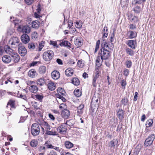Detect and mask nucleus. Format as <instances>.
Returning <instances> with one entry per match:
<instances>
[{
    "label": "nucleus",
    "mask_w": 155,
    "mask_h": 155,
    "mask_svg": "<svg viewBox=\"0 0 155 155\" xmlns=\"http://www.w3.org/2000/svg\"><path fill=\"white\" fill-rule=\"evenodd\" d=\"M110 146L111 147H114L116 144L118 143V141L117 139H114L110 142Z\"/></svg>",
    "instance_id": "nucleus-42"
},
{
    "label": "nucleus",
    "mask_w": 155,
    "mask_h": 155,
    "mask_svg": "<svg viewBox=\"0 0 155 155\" xmlns=\"http://www.w3.org/2000/svg\"><path fill=\"white\" fill-rule=\"evenodd\" d=\"M50 43L51 45H53L54 46L58 48V46L57 45V42L56 41H50Z\"/></svg>",
    "instance_id": "nucleus-57"
},
{
    "label": "nucleus",
    "mask_w": 155,
    "mask_h": 155,
    "mask_svg": "<svg viewBox=\"0 0 155 155\" xmlns=\"http://www.w3.org/2000/svg\"><path fill=\"white\" fill-rule=\"evenodd\" d=\"M25 3L28 5H30L33 2V0H25Z\"/></svg>",
    "instance_id": "nucleus-60"
},
{
    "label": "nucleus",
    "mask_w": 155,
    "mask_h": 155,
    "mask_svg": "<svg viewBox=\"0 0 155 155\" xmlns=\"http://www.w3.org/2000/svg\"><path fill=\"white\" fill-rule=\"evenodd\" d=\"M47 155H57V153L53 150H51L47 153Z\"/></svg>",
    "instance_id": "nucleus-59"
},
{
    "label": "nucleus",
    "mask_w": 155,
    "mask_h": 155,
    "mask_svg": "<svg viewBox=\"0 0 155 155\" xmlns=\"http://www.w3.org/2000/svg\"><path fill=\"white\" fill-rule=\"evenodd\" d=\"M18 29L19 31L22 30L23 33L25 34H28L31 31L30 27L28 26H25L23 27H21L20 25L18 27Z\"/></svg>",
    "instance_id": "nucleus-11"
},
{
    "label": "nucleus",
    "mask_w": 155,
    "mask_h": 155,
    "mask_svg": "<svg viewBox=\"0 0 155 155\" xmlns=\"http://www.w3.org/2000/svg\"><path fill=\"white\" fill-rule=\"evenodd\" d=\"M124 115L123 110L122 109H119L117 112V115L120 120H122L124 118Z\"/></svg>",
    "instance_id": "nucleus-26"
},
{
    "label": "nucleus",
    "mask_w": 155,
    "mask_h": 155,
    "mask_svg": "<svg viewBox=\"0 0 155 155\" xmlns=\"http://www.w3.org/2000/svg\"><path fill=\"white\" fill-rule=\"evenodd\" d=\"M31 104L36 109H38L39 108L38 107V104L36 101H32L31 102Z\"/></svg>",
    "instance_id": "nucleus-53"
},
{
    "label": "nucleus",
    "mask_w": 155,
    "mask_h": 155,
    "mask_svg": "<svg viewBox=\"0 0 155 155\" xmlns=\"http://www.w3.org/2000/svg\"><path fill=\"white\" fill-rule=\"evenodd\" d=\"M4 49L6 52L11 55L15 52V51L8 45L5 46V47Z\"/></svg>",
    "instance_id": "nucleus-22"
},
{
    "label": "nucleus",
    "mask_w": 155,
    "mask_h": 155,
    "mask_svg": "<svg viewBox=\"0 0 155 155\" xmlns=\"http://www.w3.org/2000/svg\"><path fill=\"white\" fill-rule=\"evenodd\" d=\"M129 33H130L129 37L130 38H133L136 37L137 35V34L136 31H129Z\"/></svg>",
    "instance_id": "nucleus-37"
},
{
    "label": "nucleus",
    "mask_w": 155,
    "mask_h": 155,
    "mask_svg": "<svg viewBox=\"0 0 155 155\" xmlns=\"http://www.w3.org/2000/svg\"><path fill=\"white\" fill-rule=\"evenodd\" d=\"M21 40L24 44H26L30 41V39L29 36L26 34H23L21 37Z\"/></svg>",
    "instance_id": "nucleus-14"
},
{
    "label": "nucleus",
    "mask_w": 155,
    "mask_h": 155,
    "mask_svg": "<svg viewBox=\"0 0 155 155\" xmlns=\"http://www.w3.org/2000/svg\"><path fill=\"white\" fill-rule=\"evenodd\" d=\"M146 0H134L132 2L137 3L139 5L142 4V5L143 6V3Z\"/></svg>",
    "instance_id": "nucleus-41"
},
{
    "label": "nucleus",
    "mask_w": 155,
    "mask_h": 155,
    "mask_svg": "<svg viewBox=\"0 0 155 155\" xmlns=\"http://www.w3.org/2000/svg\"><path fill=\"white\" fill-rule=\"evenodd\" d=\"M31 132L34 136L38 135L40 132V128L39 125L36 123L33 124L31 127Z\"/></svg>",
    "instance_id": "nucleus-3"
},
{
    "label": "nucleus",
    "mask_w": 155,
    "mask_h": 155,
    "mask_svg": "<svg viewBox=\"0 0 155 155\" xmlns=\"http://www.w3.org/2000/svg\"><path fill=\"white\" fill-rule=\"evenodd\" d=\"M38 150L40 152H44L45 151L46 148L45 146H41L38 148Z\"/></svg>",
    "instance_id": "nucleus-51"
},
{
    "label": "nucleus",
    "mask_w": 155,
    "mask_h": 155,
    "mask_svg": "<svg viewBox=\"0 0 155 155\" xmlns=\"http://www.w3.org/2000/svg\"><path fill=\"white\" fill-rule=\"evenodd\" d=\"M84 104H81L78 107L77 115L81 116L84 110Z\"/></svg>",
    "instance_id": "nucleus-17"
},
{
    "label": "nucleus",
    "mask_w": 155,
    "mask_h": 155,
    "mask_svg": "<svg viewBox=\"0 0 155 155\" xmlns=\"http://www.w3.org/2000/svg\"><path fill=\"white\" fill-rule=\"evenodd\" d=\"M126 65L127 68H131L132 65L131 61L130 60H127L126 62Z\"/></svg>",
    "instance_id": "nucleus-47"
},
{
    "label": "nucleus",
    "mask_w": 155,
    "mask_h": 155,
    "mask_svg": "<svg viewBox=\"0 0 155 155\" xmlns=\"http://www.w3.org/2000/svg\"><path fill=\"white\" fill-rule=\"evenodd\" d=\"M52 149H54L55 150L58 152H60L61 150H62L61 148H60L58 147L53 146Z\"/></svg>",
    "instance_id": "nucleus-61"
},
{
    "label": "nucleus",
    "mask_w": 155,
    "mask_h": 155,
    "mask_svg": "<svg viewBox=\"0 0 155 155\" xmlns=\"http://www.w3.org/2000/svg\"><path fill=\"white\" fill-rule=\"evenodd\" d=\"M126 44L132 49H135L137 47V42L136 40H128L126 42Z\"/></svg>",
    "instance_id": "nucleus-10"
},
{
    "label": "nucleus",
    "mask_w": 155,
    "mask_h": 155,
    "mask_svg": "<svg viewBox=\"0 0 155 155\" xmlns=\"http://www.w3.org/2000/svg\"><path fill=\"white\" fill-rule=\"evenodd\" d=\"M71 82L73 84L76 86L79 85L80 83V81L79 79L76 78H73L71 80Z\"/></svg>",
    "instance_id": "nucleus-31"
},
{
    "label": "nucleus",
    "mask_w": 155,
    "mask_h": 155,
    "mask_svg": "<svg viewBox=\"0 0 155 155\" xmlns=\"http://www.w3.org/2000/svg\"><path fill=\"white\" fill-rule=\"evenodd\" d=\"M39 24L40 22L37 21H33L32 22V26L34 28L37 29L39 27Z\"/></svg>",
    "instance_id": "nucleus-35"
},
{
    "label": "nucleus",
    "mask_w": 155,
    "mask_h": 155,
    "mask_svg": "<svg viewBox=\"0 0 155 155\" xmlns=\"http://www.w3.org/2000/svg\"><path fill=\"white\" fill-rule=\"evenodd\" d=\"M126 53L131 56H133L134 54V51L133 49L129 48H126L125 49Z\"/></svg>",
    "instance_id": "nucleus-32"
},
{
    "label": "nucleus",
    "mask_w": 155,
    "mask_h": 155,
    "mask_svg": "<svg viewBox=\"0 0 155 155\" xmlns=\"http://www.w3.org/2000/svg\"><path fill=\"white\" fill-rule=\"evenodd\" d=\"M45 147L48 148L52 149L53 147L52 144L48 141H47L45 142Z\"/></svg>",
    "instance_id": "nucleus-43"
},
{
    "label": "nucleus",
    "mask_w": 155,
    "mask_h": 155,
    "mask_svg": "<svg viewBox=\"0 0 155 155\" xmlns=\"http://www.w3.org/2000/svg\"><path fill=\"white\" fill-rule=\"evenodd\" d=\"M54 55L53 51L51 50H48L44 53L43 58L45 61H49L53 58Z\"/></svg>",
    "instance_id": "nucleus-2"
},
{
    "label": "nucleus",
    "mask_w": 155,
    "mask_h": 155,
    "mask_svg": "<svg viewBox=\"0 0 155 155\" xmlns=\"http://www.w3.org/2000/svg\"><path fill=\"white\" fill-rule=\"evenodd\" d=\"M155 138V135L152 134L149 136L146 139L144 143L145 146L147 147L150 146L153 143Z\"/></svg>",
    "instance_id": "nucleus-7"
},
{
    "label": "nucleus",
    "mask_w": 155,
    "mask_h": 155,
    "mask_svg": "<svg viewBox=\"0 0 155 155\" xmlns=\"http://www.w3.org/2000/svg\"><path fill=\"white\" fill-rule=\"evenodd\" d=\"M75 23V26L76 27L78 28H80L82 25V23L81 21H79V22L76 21Z\"/></svg>",
    "instance_id": "nucleus-46"
},
{
    "label": "nucleus",
    "mask_w": 155,
    "mask_h": 155,
    "mask_svg": "<svg viewBox=\"0 0 155 155\" xmlns=\"http://www.w3.org/2000/svg\"><path fill=\"white\" fill-rule=\"evenodd\" d=\"M19 39L17 37H13L9 40V43L11 45L18 46V44L19 42Z\"/></svg>",
    "instance_id": "nucleus-12"
},
{
    "label": "nucleus",
    "mask_w": 155,
    "mask_h": 155,
    "mask_svg": "<svg viewBox=\"0 0 155 155\" xmlns=\"http://www.w3.org/2000/svg\"><path fill=\"white\" fill-rule=\"evenodd\" d=\"M38 90V87L35 85H31L29 87V90L32 93H36Z\"/></svg>",
    "instance_id": "nucleus-23"
},
{
    "label": "nucleus",
    "mask_w": 155,
    "mask_h": 155,
    "mask_svg": "<svg viewBox=\"0 0 155 155\" xmlns=\"http://www.w3.org/2000/svg\"><path fill=\"white\" fill-rule=\"evenodd\" d=\"M51 75L52 78L54 80H57L60 77V73L56 71H53L51 73Z\"/></svg>",
    "instance_id": "nucleus-20"
},
{
    "label": "nucleus",
    "mask_w": 155,
    "mask_h": 155,
    "mask_svg": "<svg viewBox=\"0 0 155 155\" xmlns=\"http://www.w3.org/2000/svg\"><path fill=\"white\" fill-rule=\"evenodd\" d=\"M46 134L49 135H58V134L55 131H49L47 130L46 132Z\"/></svg>",
    "instance_id": "nucleus-38"
},
{
    "label": "nucleus",
    "mask_w": 155,
    "mask_h": 155,
    "mask_svg": "<svg viewBox=\"0 0 155 155\" xmlns=\"http://www.w3.org/2000/svg\"><path fill=\"white\" fill-rule=\"evenodd\" d=\"M101 70H95L94 71V74L93 76L92 84L94 87H95L97 86V83L96 81L100 76Z\"/></svg>",
    "instance_id": "nucleus-6"
},
{
    "label": "nucleus",
    "mask_w": 155,
    "mask_h": 155,
    "mask_svg": "<svg viewBox=\"0 0 155 155\" xmlns=\"http://www.w3.org/2000/svg\"><path fill=\"white\" fill-rule=\"evenodd\" d=\"M65 146L66 148L70 149L73 146V144L69 141H66L64 143Z\"/></svg>",
    "instance_id": "nucleus-30"
},
{
    "label": "nucleus",
    "mask_w": 155,
    "mask_h": 155,
    "mask_svg": "<svg viewBox=\"0 0 155 155\" xmlns=\"http://www.w3.org/2000/svg\"><path fill=\"white\" fill-rule=\"evenodd\" d=\"M28 47L29 49L33 50L35 48V45L33 43H30L28 44Z\"/></svg>",
    "instance_id": "nucleus-52"
},
{
    "label": "nucleus",
    "mask_w": 155,
    "mask_h": 155,
    "mask_svg": "<svg viewBox=\"0 0 155 155\" xmlns=\"http://www.w3.org/2000/svg\"><path fill=\"white\" fill-rule=\"evenodd\" d=\"M74 43L75 45L78 48L81 47L83 45L82 39L79 37H76L74 41Z\"/></svg>",
    "instance_id": "nucleus-13"
},
{
    "label": "nucleus",
    "mask_w": 155,
    "mask_h": 155,
    "mask_svg": "<svg viewBox=\"0 0 155 155\" xmlns=\"http://www.w3.org/2000/svg\"><path fill=\"white\" fill-rule=\"evenodd\" d=\"M48 116H49V117L50 118V119L51 120H52V121L54 120H55L54 117L53 115H52L51 114H48Z\"/></svg>",
    "instance_id": "nucleus-64"
},
{
    "label": "nucleus",
    "mask_w": 155,
    "mask_h": 155,
    "mask_svg": "<svg viewBox=\"0 0 155 155\" xmlns=\"http://www.w3.org/2000/svg\"><path fill=\"white\" fill-rule=\"evenodd\" d=\"M120 84L121 86L123 87V88L125 89V86L127 84L126 80L124 79L122 80L120 82Z\"/></svg>",
    "instance_id": "nucleus-49"
},
{
    "label": "nucleus",
    "mask_w": 155,
    "mask_h": 155,
    "mask_svg": "<svg viewBox=\"0 0 155 155\" xmlns=\"http://www.w3.org/2000/svg\"><path fill=\"white\" fill-rule=\"evenodd\" d=\"M57 91L59 93L63 95H64L65 93V91L61 88H58Z\"/></svg>",
    "instance_id": "nucleus-55"
},
{
    "label": "nucleus",
    "mask_w": 155,
    "mask_h": 155,
    "mask_svg": "<svg viewBox=\"0 0 155 155\" xmlns=\"http://www.w3.org/2000/svg\"><path fill=\"white\" fill-rule=\"evenodd\" d=\"M59 45L60 46H64L66 47H68L69 48H71V43L68 41H62L61 42Z\"/></svg>",
    "instance_id": "nucleus-28"
},
{
    "label": "nucleus",
    "mask_w": 155,
    "mask_h": 155,
    "mask_svg": "<svg viewBox=\"0 0 155 155\" xmlns=\"http://www.w3.org/2000/svg\"><path fill=\"white\" fill-rule=\"evenodd\" d=\"M99 99V95L97 96H94L93 97L91 102V106L94 105V106L98 105V103Z\"/></svg>",
    "instance_id": "nucleus-15"
},
{
    "label": "nucleus",
    "mask_w": 155,
    "mask_h": 155,
    "mask_svg": "<svg viewBox=\"0 0 155 155\" xmlns=\"http://www.w3.org/2000/svg\"><path fill=\"white\" fill-rule=\"evenodd\" d=\"M153 121L152 119H149L146 122V127H148L151 126L153 123Z\"/></svg>",
    "instance_id": "nucleus-40"
},
{
    "label": "nucleus",
    "mask_w": 155,
    "mask_h": 155,
    "mask_svg": "<svg viewBox=\"0 0 155 155\" xmlns=\"http://www.w3.org/2000/svg\"><path fill=\"white\" fill-rule=\"evenodd\" d=\"M35 97L40 101H41L44 98V96L40 94H36L35 95Z\"/></svg>",
    "instance_id": "nucleus-45"
},
{
    "label": "nucleus",
    "mask_w": 155,
    "mask_h": 155,
    "mask_svg": "<svg viewBox=\"0 0 155 155\" xmlns=\"http://www.w3.org/2000/svg\"><path fill=\"white\" fill-rule=\"evenodd\" d=\"M11 56L14 63H16L19 61L20 60L19 56L16 52H15L13 53L12 55H11Z\"/></svg>",
    "instance_id": "nucleus-19"
},
{
    "label": "nucleus",
    "mask_w": 155,
    "mask_h": 155,
    "mask_svg": "<svg viewBox=\"0 0 155 155\" xmlns=\"http://www.w3.org/2000/svg\"><path fill=\"white\" fill-rule=\"evenodd\" d=\"M141 5L132 2V6L133 7L132 10L134 12L135 15H139V14L142 11V8L141 7Z\"/></svg>",
    "instance_id": "nucleus-4"
},
{
    "label": "nucleus",
    "mask_w": 155,
    "mask_h": 155,
    "mask_svg": "<svg viewBox=\"0 0 155 155\" xmlns=\"http://www.w3.org/2000/svg\"><path fill=\"white\" fill-rule=\"evenodd\" d=\"M18 51L19 53L22 56H25L27 53V51L25 46L22 45V44L18 45Z\"/></svg>",
    "instance_id": "nucleus-8"
},
{
    "label": "nucleus",
    "mask_w": 155,
    "mask_h": 155,
    "mask_svg": "<svg viewBox=\"0 0 155 155\" xmlns=\"http://www.w3.org/2000/svg\"><path fill=\"white\" fill-rule=\"evenodd\" d=\"M129 70L128 69H125L124 71L123 74L127 77L129 75Z\"/></svg>",
    "instance_id": "nucleus-58"
},
{
    "label": "nucleus",
    "mask_w": 155,
    "mask_h": 155,
    "mask_svg": "<svg viewBox=\"0 0 155 155\" xmlns=\"http://www.w3.org/2000/svg\"><path fill=\"white\" fill-rule=\"evenodd\" d=\"M114 46L112 42H110L109 43L105 42L104 45V47L105 49H107L108 50H112Z\"/></svg>",
    "instance_id": "nucleus-24"
},
{
    "label": "nucleus",
    "mask_w": 155,
    "mask_h": 155,
    "mask_svg": "<svg viewBox=\"0 0 155 155\" xmlns=\"http://www.w3.org/2000/svg\"><path fill=\"white\" fill-rule=\"evenodd\" d=\"M46 71V67L44 66H40L38 69V72L41 74H45Z\"/></svg>",
    "instance_id": "nucleus-33"
},
{
    "label": "nucleus",
    "mask_w": 155,
    "mask_h": 155,
    "mask_svg": "<svg viewBox=\"0 0 155 155\" xmlns=\"http://www.w3.org/2000/svg\"><path fill=\"white\" fill-rule=\"evenodd\" d=\"M2 60L4 62L8 63L11 62V58L9 56L5 55L2 57Z\"/></svg>",
    "instance_id": "nucleus-25"
},
{
    "label": "nucleus",
    "mask_w": 155,
    "mask_h": 155,
    "mask_svg": "<svg viewBox=\"0 0 155 155\" xmlns=\"http://www.w3.org/2000/svg\"><path fill=\"white\" fill-rule=\"evenodd\" d=\"M100 44V40H98L97 41L96 43L95 49V53H96L99 48V45Z\"/></svg>",
    "instance_id": "nucleus-54"
},
{
    "label": "nucleus",
    "mask_w": 155,
    "mask_h": 155,
    "mask_svg": "<svg viewBox=\"0 0 155 155\" xmlns=\"http://www.w3.org/2000/svg\"><path fill=\"white\" fill-rule=\"evenodd\" d=\"M17 97H18L24 99L25 100H27V97L25 95H22L21 94H17Z\"/></svg>",
    "instance_id": "nucleus-56"
},
{
    "label": "nucleus",
    "mask_w": 155,
    "mask_h": 155,
    "mask_svg": "<svg viewBox=\"0 0 155 155\" xmlns=\"http://www.w3.org/2000/svg\"><path fill=\"white\" fill-rule=\"evenodd\" d=\"M121 101L122 104H123L124 106L127 105L128 100L127 98L124 97L122 100Z\"/></svg>",
    "instance_id": "nucleus-44"
},
{
    "label": "nucleus",
    "mask_w": 155,
    "mask_h": 155,
    "mask_svg": "<svg viewBox=\"0 0 155 155\" xmlns=\"http://www.w3.org/2000/svg\"><path fill=\"white\" fill-rule=\"evenodd\" d=\"M38 73L34 69H32L30 70L28 73V76L31 78H34L37 77L38 75Z\"/></svg>",
    "instance_id": "nucleus-21"
},
{
    "label": "nucleus",
    "mask_w": 155,
    "mask_h": 155,
    "mask_svg": "<svg viewBox=\"0 0 155 155\" xmlns=\"http://www.w3.org/2000/svg\"><path fill=\"white\" fill-rule=\"evenodd\" d=\"M48 87L50 90L53 91L56 88V85L54 83L50 81L48 84Z\"/></svg>",
    "instance_id": "nucleus-29"
},
{
    "label": "nucleus",
    "mask_w": 155,
    "mask_h": 155,
    "mask_svg": "<svg viewBox=\"0 0 155 155\" xmlns=\"http://www.w3.org/2000/svg\"><path fill=\"white\" fill-rule=\"evenodd\" d=\"M58 97L61 99L63 101H66V99L63 96L61 95L60 94H59L58 95Z\"/></svg>",
    "instance_id": "nucleus-63"
},
{
    "label": "nucleus",
    "mask_w": 155,
    "mask_h": 155,
    "mask_svg": "<svg viewBox=\"0 0 155 155\" xmlns=\"http://www.w3.org/2000/svg\"><path fill=\"white\" fill-rule=\"evenodd\" d=\"M77 64L78 66L81 68L83 67L84 65V63L81 60H78L77 63Z\"/></svg>",
    "instance_id": "nucleus-50"
},
{
    "label": "nucleus",
    "mask_w": 155,
    "mask_h": 155,
    "mask_svg": "<svg viewBox=\"0 0 155 155\" xmlns=\"http://www.w3.org/2000/svg\"><path fill=\"white\" fill-rule=\"evenodd\" d=\"M65 72L67 76L70 77L73 74L74 70L72 69L68 68L65 70Z\"/></svg>",
    "instance_id": "nucleus-27"
},
{
    "label": "nucleus",
    "mask_w": 155,
    "mask_h": 155,
    "mask_svg": "<svg viewBox=\"0 0 155 155\" xmlns=\"http://www.w3.org/2000/svg\"><path fill=\"white\" fill-rule=\"evenodd\" d=\"M15 103L14 101H10L8 103L7 107H8L9 106L10 107V109L11 108H15Z\"/></svg>",
    "instance_id": "nucleus-34"
},
{
    "label": "nucleus",
    "mask_w": 155,
    "mask_h": 155,
    "mask_svg": "<svg viewBox=\"0 0 155 155\" xmlns=\"http://www.w3.org/2000/svg\"><path fill=\"white\" fill-rule=\"evenodd\" d=\"M103 60L100 56H98L97 57L96 61V65L95 70H101L100 67L102 65Z\"/></svg>",
    "instance_id": "nucleus-9"
},
{
    "label": "nucleus",
    "mask_w": 155,
    "mask_h": 155,
    "mask_svg": "<svg viewBox=\"0 0 155 155\" xmlns=\"http://www.w3.org/2000/svg\"><path fill=\"white\" fill-rule=\"evenodd\" d=\"M70 115V111L67 109H64L61 113L62 117L65 119H68Z\"/></svg>",
    "instance_id": "nucleus-16"
},
{
    "label": "nucleus",
    "mask_w": 155,
    "mask_h": 155,
    "mask_svg": "<svg viewBox=\"0 0 155 155\" xmlns=\"http://www.w3.org/2000/svg\"><path fill=\"white\" fill-rule=\"evenodd\" d=\"M74 124V121L73 119H70L67 121L65 124H62L61 125L58 127L57 129V131L61 134H64L66 132V129L64 127V125L67 124L71 127L73 126Z\"/></svg>",
    "instance_id": "nucleus-1"
},
{
    "label": "nucleus",
    "mask_w": 155,
    "mask_h": 155,
    "mask_svg": "<svg viewBox=\"0 0 155 155\" xmlns=\"http://www.w3.org/2000/svg\"><path fill=\"white\" fill-rule=\"evenodd\" d=\"M110 56V52L107 49L102 48L101 49L100 57L103 60H106Z\"/></svg>",
    "instance_id": "nucleus-5"
},
{
    "label": "nucleus",
    "mask_w": 155,
    "mask_h": 155,
    "mask_svg": "<svg viewBox=\"0 0 155 155\" xmlns=\"http://www.w3.org/2000/svg\"><path fill=\"white\" fill-rule=\"evenodd\" d=\"M74 93L75 95L77 97H79L81 95V91L78 89H75Z\"/></svg>",
    "instance_id": "nucleus-36"
},
{
    "label": "nucleus",
    "mask_w": 155,
    "mask_h": 155,
    "mask_svg": "<svg viewBox=\"0 0 155 155\" xmlns=\"http://www.w3.org/2000/svg\"><path fill=\"white\" fill-rule=\"evenodd\" d=\"M123 0H121V5H123V6H124L126 5L128 3V0H125V2L123 1Z\"/></svg>",
    "instance_id": "nucleus-62"
},
{
    "label": "nucleus",
    "mask_w": 155,
    "mask_h": 155,
    "mask_svg": "<svg viewBox=\"0 0 155 155\" xmlns=\"http://www.w3.org/2000/svg\"><path fill=\"white\" fill-rule=\"evenodd\" d=\"M38 37V34L36 32H34L31 35V38L34 40H36Z\"/></svg>",
    "instance_id": "nucleus-48"
},
{
    "label": "nucleus",
    "mask_w": 155,
    "mask_h": 155,
    "mask_svg": "<svg viewBox=\"0 0 155 155\" xmlns=\"http://www.w3.org/2000/svg\"><path fill=\"white\" fill-rule=\"evenodd\" d=\"M38 144V141L35 140H33L31 141L30 142V145L32 147H36Z\"/></svg>",
    "instance_id": "nucleus-39"
},
{
    "label": "nucleus",
    "mask_w": 155,
    "mask_h": 155,
    "mask_svg": "<svg viewBox=\"0 0 155 155\" xmlns=\"http://www.w3.org/2000/svg\"><path fill=\"white\" fill-rule=\"evenodd\" d=\"M46 81L45 79L43 78H40L36 80V84L38 86H42L45 84Z\"/></svg>",
    "instance_id": "nucleus-18"
}]
</instances>
